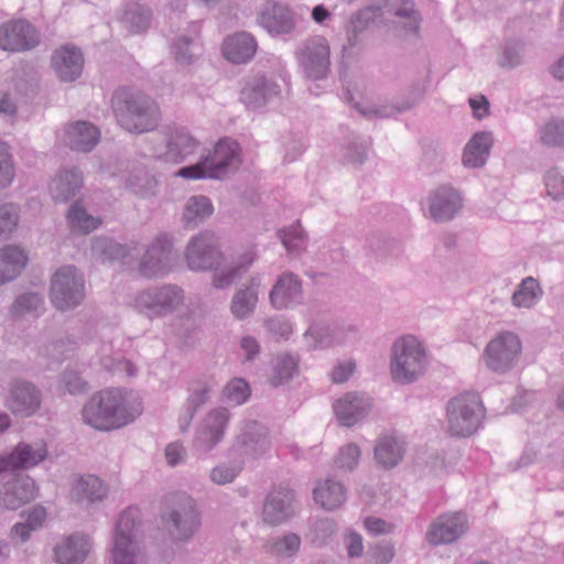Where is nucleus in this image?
I'll return each instance as SVG.
<instances>
[{"mask_svg":"<svg viewBox=\"0 0 564 564\" xmlns=\"http://www.w3.org/2000/svg\"><path fill=\"white\" fill-rule=\"evenodd\" d=\"M82 416L86 424L99 431L117 430L133 421L120 389L94 393L83 406Z\"/></svg>","mask_w":564,"mask_h":564,"instance_id":"nucleus-1","label":"nucleus"},{"mask_svg":"<svg viewBox=\"0 0 564 564\" xmlns=\"http://www.w3.org/2000/svg\"><path fill=\"white\" fill-rule=\"evenodd\" d=\"M427 357L422 344L413 336H404L393 345L391 376L394 381L408 383L424 373Z\"/></svg>","mask_w":564,"mask_h":564,"instance_id":"nucleus-2","label":"nucleus"},{"mask_svg":"<svg viewBox=\"0 0 564 564\" xmlns=\"http://www.w3.org/2000/svg\"><path fill=\"white\" fill-rule=\"evenodd\" d=\"M239 145L231 140H220L213 152L195 165L181 169L176 175L189 178H219L227 174L230 167L239 164Z\"/></svg>","mask_w":564,"mask_h":564,"instance_id":"nucleus-3","label":"nucleus"},{"mask_svg":"<svg viewBox=\"0 0 564 564\" xmlns=\"http://www.w3.org/2000/svg\"><path fill=\"white\" fill-rule=\"evenodd\" d=\"M448 430L456 436H469L478 429L484 409L478 394L462 393L448 405Z\"/></svg>","mask_w":564,"mask_h":564,"instance_id":"nucleus-4","label":"nucleus"},{"mask_svg":"<svg viewBox=\"0 0 564 564\" xmlns=\"http://www.w3.org/2000/svg\"><path fill=\"white\" fill-rule=\"evenodd\" d=\"M51 302L61 311L74 308L85 296L83 275L74 265L59 268L51 281Z\"/></svg>","mask_w":564,"mask_h":564,"instance_id":"nucleus-5","label":"nucleus"},{"mask_svg":"<svg viewBox=\"0 0 564 564\" xmlns=\"http://www.w3.org/2000/svg\"><path fill=\"white\" fill-rule=\"evenodd\" d=\"M111 109L121 128L129 132H141V94L138 89L127 86L116 89L111 97Z\"/></svg>","mask_w":564,"mask_h":564,"instance_id":"nucleus-6","label":"nucleus"},{"mask_svg":"<svg viewBox=\"0 0 564 564\" xmlns=\"http://www.w3.org/2000/svg\"><path fill=\"white\" fill-rule=\"evenodd\" d=\"M0 503L8 510H17L35 498V482L26 475L3 471L0 473Z\"/></svg>","mask_w":564,"mask_h":564,"instance_id":"nucleus-7","label":"nucleus"},{"mask_svg":"<svg viewBox=\"0 0 564 564\" xmlns=\"http://www.w3.org/2000/svg\"><path fill=\"white\" fill-rule=\"evenodd\" d=\"M137 519V508L129 507L120 513L113 538V564H138L135 554L131 551L132 539L135 536L138 527Z\"/></svg>","mask_w":564,"mask_h":564,"instance_id":"nucleus-8","label":"nucleus"},{"mask_svg":"<svg viewBox=\"0 0 564 564\" xmlns=\"http://www.w3.org/2000/svg\"><path fill=\"white\" fill-rule=\"evenodd\" d=\"M40 43L36 29L26 20H11L0 25V50L25 52Z\"/></svg>","mask_w":564,"mask_h":564,"instance_id":"nucleus-9","label":"nucleus"},{"mask_svg":"<svg viewBox=\"0 0 564 564\" xmlns=\"http://www.w3.org/2000/svg\"><path fill=\"white\" fill-rule=\"evenodd\" d=\"M521 352V343L512 333H502L486 347L484 358L488 368L503 372L511 367Z\"/></svg>","mask_w":564,"mask_h":564,"instance_id":"nucleus-10","label":"nucleus"},{"mask_svg":"<svg viewBox=\"0 0 564 564\" xmlns=\"http://www.w3.org/2000/svg\"><path fill=\"white\" fill-rule=\"evenodd\" d=\"M199 527L198 513L191 497H183L165 520L170 535L177 541L189 538Z\"/></svg>","mask_w":564,"mask_h":564,"instance_id":"nucleus-11","label":"nucleus"},{"mask_svg":"<svg viewBox=\"0 0 564 564\" xmlns=\"http://www.w3.org/2000/svg\"><path fill=\"white\" fill-rule=\"evenodd\" d=\"M220 260L221 254L212 234H200L187 246L186 261L191 270H218Z\"/></svg>","mask_w":564,"mask_h":564,"instance_id":"nucleus-12","label":"nucleus"},{"mask_svg":"<svg viewBox=\"0 0 564 564\" xmlns=\"http://www.w3.org/2000/svg\"><path fill=\"white\" fill-rule=\"evenodd\" d=\"M41 402L42 392L33 383L21 379L10 382L6 403L14 414L30 416L40 409Z\"/></svg>","mask_w":564,"mask_h":564,"instance_id":"nucleus-13","label":"nucleus"},{"mask_svg":"<svg viewBox=\"0 0 564 564\" xmlns=\"http://www.w3.org/2000/svg\"><path fill=\"white\" fill-rule=\"evenodd\" d=\"M46 456L47 448L44 443L20 442L11 453L0 457V473H18V470L32 468L43 462Z\"/></svg>","mask_w":564,"mask_h":564,"instance_id":"nucleus-14","label":"nucleus"},{"mask_svg":"<svg viewBox=\"0 0 564 564\" xmlns=\"http://www.w3.org/2000/svg\"><path fill=\"white\" fill-rule=\"evenodd\" d=\"M84 62L82 50L74 44L59 46L51 56L52 68L64 83H73L82 76Z\"/></svg>","mask_w":564,"mask_h":564,"instance_id":"nucleus-15","label":"nucleus"},{"mask_svg":"<svg viewBox=\"0 0 564 564\" xmlns=\"http://www.w3.org/2000/svg\"><path fill=\"white\" fill-rule=\"evenodd\" d=\"M134 250L137 245L120 243L106 236L94 237L90 242L91 257L102 264L118 262L121 265H129Z\"/></svg>","mask_w":564,"mask_h":564,"instance_id":"nucleus-16","label":"nucleus"},{"mask_svg":"<svg viewBox=\"0 0 564 564\" xmlns=\"http://www.w3.org/2000/svg\"><path fill=\"white\" fill-rule=\"evenodd\" d=\"M302 63L307 76L319 79L327 75L329 69V47L324 37L311 40L302 52Z\"/></svg>","mask_w":564,"mask_h":564,"instance_id":"nucleus-17","label":"nucleus"},{"mask_svg":"<svg viewBox=\"0 0 564 564\" xmlns=\"http://www.w3.org/2000/svg\"><path fill=\"white\" fill-rule=\"evenodd\" d=\"M467 528L463 513H451L440 517L430 528L426 539L432 544L451 543L458 539Z\"/></svg>","mask_w":564,"mask_h":564,"instance_id":"nucleus-18","label":"nucleus"},{"mask_svg":"<svg viewBox=\"0 0 564 564\" xmlns=\"http://www.w3.org/2000/svg\"><path fill=\"white\" fill-rule=\"evenodd\" d=\"M83 187V173L77 167L61 171L50 184L54 202L67 203L74 199Z\"/></svg>","mask_w":564,"mask_h":564,"instance_id":"nucleus-19","label":"nucleus"},{"mask_svg":"<svg viewBox=\"0 0 564 564\" xmlns=\"http://www.w3.org/2000/svg\"><path fill=\"white\" fill-rule=\"evenodd\" d=\"M89 550V538L83 533H74L55 546L54 554L59 564H83Z\"/></svg>","mask_w":564,"mask_h":564,"instance_id":"nucleus-20","label":"nucleus"},{"mask_svg":"<svg viewBox=\"0 0 564 564\" xmlns=\"http://www.w3.org/2000/svg\"><path fill=\"white\" fill-rule=\"evenodd\" d=\"M172 246L166 238H159L143 257V276H153L167 272L172 261Z\"/></svg>","mask_w":564,"mask_h":564,"instance_id":"nucleus-21","label":"nucleus"},{"mask_svg":"<svg viewBox=\"0 0 564 564\" xmlns=\"http://www.w3.org/2000/svg\"><path fill=\"white\" fill-rule=\"evenodd\" d=\"M67 145L77 152L88 153L99 142L100 132L88 121H76L65 131Z\"/></svg>","mask_w":564,"mask_h":564,"instance_id":"nucleus-22","label":"nucleus"},{"mask_svg":"<svg viewBox=\"0 0 564 564\" xmlns=\"http://www.w3.org/2000/svg\"><path fill=\"white\" fill-rule=\"evenodd\" d=\"M73 500L84 507L102 501L108 495L107 485L94 475L80 477L70 491Z\"/></svg>","mask_w":564,"mask_h":564,"instance_id":"nucleus-23","label":"nucleus"},{"mask_svg":"<svg viewBox=\"0 0 564 564\" xmlns=\"http://www.w3.org/2000/svg\"><path fill=\"white\" fill-rule=\"evenodd\" d=\"M256 51V40L245 32L227 37L223 44L224 56L236 64L248 62L253 57Z\"/></svg>","mask_w":564,"mask_h":564,"instance_id":"nucleus-24","label":"nucleus"},{"mask_svg":"<svg viewBox=\"0 0 564 564\" xmlns=\"http://www.w3.org/2000/svg\"><path fill=\"white\" fill-rule=\"evenodd\" d=\"M460 207L459 195L448 186H443L432 197L430 213L436 221L451 219Z\"/></svg>","mask_w":564,"mask_h":564,"instance_id":"nucleus-25","label":"nucleus"},{"mask_svg":"<svg viewBox=\"0 0 564 564\" xmlns=\"http://www.w3.org/2000/svg\"><path fill=\"white\" fill-rule=\"evenodd\" d=\"M293 495L288 489L274 490L270 494L264 508V521L270 524H278L292 514L291 502Z\"/></svg>","mask_w":564,"mask_h":564,"instance_id":"nucleus-26","label":"nucleus"},{"mask_svg":"<svg viewBox=\"0 0 564 564\" xmlns=\"http://www.w3.org/2000/svg\"><path fill=\"white\" fill-rule=\"evenodd\" d=\"M368 406L369 403L366 399L348 393L336 401L334 410L340 424L351 426L365 414Z\"/></svg>","mask_w":564,"mask_h":564,"instance_id":"nucleus-27","label":"nucleus"},{"mask_svg":"<svg viewBox=\"0 0 564 564\" xmlns=\"http://www.w3.org/2000/svg\"><path fill=\"white\" fill-rule=\"evenodd\" d=\"M492 144V137L488 132H478L466 144L463 153V163L467 167H479L485 164Z\"/></svg>","mask_w":564,"mask_h":564,"instance_id":"nucleus-28","label":"nucleus"},{"mask_svg":"<svg viewBox=\"0 0 564 564\" xmlns=\"http://www.w3.org/2000/svg\"><path fill=\"white\" fill-rule=\"evenodd\" d=\"M28 258L18 247L7 246L0 250V284L15 279L25 267Z\"/></svg>","mask_w":564,"mask_h":564,"instance_id":"nucleus-29","label":"nucleus"},{"mask_svg":"<svg viewBox=\"0 0 564 564\" xmlns=\"http://www.w3.org/2000/svg\"><path fill=\"white\" fill-rule=\"evenodd\" d=\"M301 294V284L293 274H283L270 293V300L274 307L285 308L295 302Z\"/></svg>","mask_w":564,"mask_h":564,"instance_id":"nucleus-30","label":"nucleus"},{"mask_svg":"<svg viewBox=\"0 0 564 564\" xmlns=\"http://www.w3.org/2000/svg\"><path fill=\"white\" fill-rule=\"evenodd\" d=\"M403 452L402 445L394 437L383 436L375 448V457L382 467L391 468L402 459Z\"/></svg>","mask_w":564,"mask_h":564,"instance_id":"nucleus-31","label":"nucleus"},{"mask_svg":"<svg viewBox=\"0 0 564 564\" xmlns=\"http://www.w3.org/2000/svg\"><path fill=\"white\" fill-rule=\"evenodd\" d=\"M314 499L324 509L333 510L345 500V489L339 482L329 479L314 490Z\"/></svg>","mask_w":564,"mask_h":564,"instance_id":"nucleus-32","label":"nucleus"},{"mask_svg":"<svg viewBox=\"0 0 564 564\" xmlns=\"http://www.w3.org/2000/svg\"><path fill=\"white\" fill-rule=\"evenodd\" d=\"M227 421L228 414L226 410L209 413L206 419V430L200 436L204 448L209 449L221 438Z\"/></svg>","mask_w":564,"mask_h":564,"instance_id":"nucleus-33","label":"nucleus"},{"mask_svg":"<svg viewBox=\"0 0 564 564\" xmlns=\"http://www.w3.org/2000/svg\"><path fill=\"white\" fill-rule=\"evenodd\" d=\"M67 221L73 230L89 234L97 229L100 220L89 215L78 200L74 202L67 213Z\"/></svg>","mask_w":564,"mask_h":564,"instance_id":"nucleus-34","label":"nucleus"},{"mask_svg":"<svg viewBox=\"0 0 564 564\" xmlns=\"http://www.w3.org/2000/svg\"><path fill=\"white\" fill-rule=\"evenodd\" d=\"M150 302L147 303L148 308L154 311L155 314H164L178 305L182 300L181 291L174 286H166L158 291Z\"/></svg>","mask_w":564,"mask_h":564,"instance_id":"nucleus-35","label":"nucleus"},{"mask_svg":"<svg viewBox=\"0 0 564 564\" xmlns=\"http://www.w3.org/2000/svg\"><path fill=\"white\" fill-rule=\"evenodd\" d=\"M214 212V207L210 200L205 196H194L188 199L184 210V221L195 224L210 216Z\"/></svg>","mask_w":564,"mask_h":564,"instance_id":"nucleus-36","label":"nucleus"},{"mask_svg":"<svg viewBox=\"0 0 564 564\" xmlns=\"http://www.w3.org/2000/svg\"><path fill=\"white\" fill-rule=\"evenodd\" d=\"M197 149L196 141L185 132H176L167 144V155L172 160H183Z\"/></svg>","mask_w":564,"mask_h":564,"instance_id":"nucleus-37","label":"nucleus"},{"mask_svg":"<svg viewBox=\"0 0 564 564\" xmlns=\"http://www.w3.org/2000/svg\"><path fill=\"white\" fill-rule=\"evenodd\" d=\"M43 297L36 292H26L17 297L11 305L13 315L35 314L39 315L43 310Z\"/></svg>","mask_w":564,"mask_h":564,"instance_id":"nucleus-38","label":"nucleus"},{"mask_svg":"<svg viewBox=\"0 0 564 564\" xmlns=\"http://www.w3.org/2000/svg\"><path fill=\"white\" fill-rule=\"evenodd\" d=\"M541 289L533 278L523 280L512 296V302L518 307H531L540 297Z\"/></svg>","mask_w":564,"mask_h":564,"instance_id":"nucleus-39","label":"nucleus"},{"mask_svg":"<svg viewBox=\"0 0 564 564\" xmlns=\"http://www.w3.org/2000/svg\"><path fill=\"white\" fill-rule=\"evenodd\" d=\"M59 389L65 392L77 395L85 394L89 391V383L74 369L66 368L59 376Z\"/></svg>","mask_w":564,"mask_h":564,"instance_id":"nucleus-40","label":"nucleus"},{"mask_svg":"<svg viewBox=\"0 0 564 564\" xmlns=\"http://www.w3.org/2000/svg\"><path fill=\"white\" fill-rule=\"evenodd\" d=\"M258 301L256 292L251 290L240 291L232 300L231 311L238 318H243L249 315Z\"/></svg>","mask_w":564,"mask_h":564,"instance_id":"nucleus-41","label":"nucleus"},{"mask_svg":"<svg viewBox=\"0 0 564 564\" xmlns=\"http://www.w3.org/2000/svg\"><path fill=\"white\" fill-rule=\"evenodd\" d=\"M250 395L248 383L240 378L231 380L224 389V398L227 402L239 405Z\"/></svg>","mask_w":564,"mask_h":564,"instance_id":"nucleus-42","label":"nucleus"},{"mask_svg":"<svg viewBox=\"0 0 564 564\" xmlns=\"http://www.w3.org/2000/svg\"><path fill=\"white\" fill-rule=\"evenodd\" d=\"M14 170L9 145L0 140V187L11 184Z\"/></svg>","mask_w":564,"mask_h":564,"instance_id":"nucleus-43","label":"nucleus"},{"mask_svg":"<svg viewBox=\"0 0 564 564\" xmlns=\"http://www.w3.org/2000/svg\"><path fill=\"white\" fill-rule=\"evenodd\" d=\"M18 225V213L13 205L0 206V239L9 238Z\"/></svg>","mask_w":564,"mask_h":564,"instance_id":"nucleus-44","label":"nucleus"},{"mask_svg":"<svg viewBox=\"0 0 564 564\" xmlns=\"http://www.w3.org/2000/svg\"><path fill=\"white\" fill-rule=\"evenodd\" d=\"M541 141L546 145H564V121L545 124L541 131Z\"/></svg>","mask_w":564,"mask_h":564,"instance_id":"nucleus-45","label":"nucleus"},{"mask_svg":"<svg viewBox=\"0 0 564 564\" xmlns=\"http://www.w3.org/2000/svg\"><path fill=\"white\" fill-rule=\"evenodd\" d=\"M281 239L282 243L290 252L303 249L305 245V236L299 225L289 230H283Z\"/></svg>","mask_w":564,"mask_h":564,"instance_id":"nucleus-46","label":"nucleus"},{"mask_svg":"<svg viewBox=\"0 0 564 564\" xmlns=\"http://www.w3.org/2000/svg\"><path fill=\"white\" fill-rule=\"evenodd\" d=\"M121 22L130 33L139 34L141 32V8L138 3L127 6L123 11Z\"/></svg>","mask_w":564,"mask_h":564,"instance_id":"nucleus-47","label":"nucleus"},{"mask_svg":"<svg viewBox=\"0 0 564 564\" xmlns=\"http://www.w3.org/2000/svg\"><path fill=\"white\" fill-rule=\"evenodd\" d=\"M359 456V448L354 444H348L340 449L336 464L339 468L351 469L358 463Z\"/></svg>","mask_w":564,"mask_h":564,"instance_id":"nucleus-48","label":"nucleus"},{"mask_svg":"<svg viewBox=\"0 0 564 564\" xmlns=\"http://www.w3.org/2000/svg\"><path fill=\"white\" fill-rule=\"evenodd\" d=\"M297 369V362L293 357H284L280 360L276 371L278 375L272 379L274 386L281 384L283 381L292 378L293 373Z\"/></svg>","mask_w":564,"mask_h":564,"instance_id":"nucleus-49","label":"nucleus"},{"mask_svg":"<svg viewBox=\"0 0 564 564\" xmlns=\"http://www.w3.org/2000/svg\"><path fill=\"white\" fill-rule=\"evenodd\" d=\"M300 538L295 534H289L283 540L276 542L272 547L276 555L291 556L300 547Z\"/></svg>","mask_w":564,"mask_h":564,"instance_id":"nucleus-50","label":"nucleus"},{"mask_svg":"<svg viewBox=\"0 0 564 564\" xmlns=\"http://www.w3.org/2000/svg\"><path fill=\"white\" fill-rule=\"evenodd\" d=\"M394 557V546L390 543L377 544L370 551L371 564H388Z\"/></svg>","mask_w":564,"mask_h":564,"instance_id":"nucleus-51","label":"nucleus"},{"mask_svg":"<svg viewBox=\"0 0 564 564\" xmlns=\"http://www.w3.org/2000/svg\"><path fill=\"white\" fill-rule=\"evenodd\" d=\"M545 186L547 195L554 199L564 197V176L555 172L549 173L545 178Z\"/></svg>","mask_w":564,"mask_h":564,"instance_id":"nucleus-52","label":"nucleus"},{"mask_svg":"<svg viewBox=\"0 0 564 564\" xmlns=\"http://www.w3.org/2000/svg\"><path fill=\"white\" fill-rule=\"evenodd\" d=\"M365 529L371 535L388 534L393 530V525L382 519L368 517L365 519Z\"/></svg>","mask_w":564,"mask_h":564,"instance_id":"nucleus-53","label":"nucleus"},{"mask_svg":"<svg viewBox=\"0 0 564 564\" xmlns=\"http://www.w3.org/2000/svg\"><path fill=\"white\" fill-rule=\"evenodd\" d=\"M109 370L115 373L123 375L127 378H134L138 376L139 368L129 359L121 358L113 360Z\"/></svg>","mask_w":564,"mask_h":564,"instance_id":"nucleus-54","label":"nucleus"},{"mask_svg":"<svg viewBox=\"0 0 564 564\" xmlns=\"http://www.w3.org/2000/svg\"><path fill=\"white\" fill-rule=\"evenodd\" d=\"M240 468L217 466L210 473V478L218 485L231 482L238 475Z\"/></svg>","mask_w":564,"mask_h":564,"instance_id":"nucleus-55","label":"nucleus"},{"mask_svg":"<svg viewBox=\"0 0 564 564\" xmlns=\"http://www.w3.org/2000/svg\"><path fill=\"white\" fill-rule=\"evenodd\" d=\"M469 106L476 119L480 120L489 115V101L484 95H478L469 99Z\"/></svg>","mask_w":564,"mask_h":564,"instance_id":"nucleus-56","label":"nucleus"},{"mask_svg":"<svg viewBox=\"0 0 564 564\" xmlns=\"http://www.w3.org/2000/svg\"><path fill=\"white\" fill-rule=\"evenodd\" d=\"M160 119V112L155 105L143 107V132L153 130Z\"/></svg>","mask_w":564,"mask_h":564,"instance_id":"nucleus-57","label":"nucleus"},{"mask_svg":"<svg viewBox=\"0 0 564 564\" xmlns=\"http://www.w3.org/2000/svg\"><path fill=\"white\" fill-rule=\"evenodd\" d=\"M347 552L350 557H358L364 552V543L360 534L350 532L347 534Z\"/></svg>","mask_w":564,"mask_h":564,"instance_id":"nucleus-58","label":"nucleus"},{"mask_svg":"<svg viewBox=\"0 0 564 564\" xmlns=\"http://www.w3.org/2000/svg\"><path fill=\"white\" fill-rule=\"evenodd\" d=\"M355 370V364L351 361H347L345 364L338 365L332 372V380L334 382L340 383L346 381L350 375Z\"/></svg>","mask_w":564,"mask_h":564,"instance_id":"nucleus-59","label":"nucleus"},{"mask_svg":"<svg viewBox=\"0 0 564 564\" xmlns=\"http://www.w3.org/2000/svg\"><path fill=\"white\" fill-rule=\"evenodd\" d=\"M185 451L178 443H172L166 446L165 457L170 466H175L177 463L183 460Z\"/></svg>","mask_w":564,"mask_h":564,"instance_id":"nucleus-60","label":"nucleus"},{"mask_svg":"<svg viewBox=\"0 0 564 564\" xmlns=\"http://www.w3.org/2000/svg\"><path fill=\"white\" fill-rule=\"evenodd\" d=\"M45 517H46L45 509L41 506H36V507H33L29 511V513L26 516L25 523H29L35 531L42 527V523L45 520Z\"/></svg>","mask_w":564,"mask_h":564,"instance_id":"nucleus-61","label":"nucleus"},{"mask_svg":"<svg viewBox=\"0 0 564 564\" xmlns=\"http://www.w3.org/2000/svg\"><path fill=\"white\" fill-rule=\"evenodd\" d=\"M33 531V528L29 523L19 522L12 527L11 535L13 538H18L22 543H24L30 539L31 532Z\"/></svg>","mask_w":564,"mask_h":564,"instance_id":"nucleus-62","label":"nucleus"},{"mask_svg":"<svg viewBox=\"0 0 564 564\" xmlns=\"http://www.w3.org/2000/svg\"><path fill=\"white\" fill-rule=\"evenodd\" d=\"M241 348L247 355V359H252L259 352V345L256 339L251 337H245L241 340Z\"/></svg>","mask_w":564,"mask_h":564,"instance_id":"nucleus-63","label":"nucleus"},{"mask_svg":"<svg viewBox=\"0 0 564 564\" xmlns=\"http://www.w3.org/2000/svg\"><path fill=\"white\" fill-rule=\"evenodd\" d=\"M241 96L246 104H252L253 101H258L259 98H261V99L264 98L262 89L251 88L249 86H246L242 89Z\"/></svg>","mask_w":564,"mask_h":564,"instance_id":"nucleus-64","label":"nucleus"}]
</instances>
